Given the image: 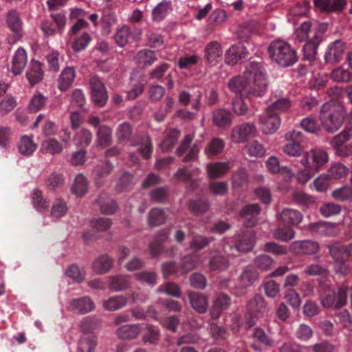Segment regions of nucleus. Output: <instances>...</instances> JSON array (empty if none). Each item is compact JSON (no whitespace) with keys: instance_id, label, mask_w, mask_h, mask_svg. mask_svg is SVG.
<instances>
[{"instance_id":"nucleus-32","label":"nucleus","mask_w":352,"mask_h":352,"mask_svg":"<svg viewBox=\"0 0 352 352\" xmlns=\"http://www.w3.org/2000/svg\"><path fill=\"white\" fill-rule=\"evenodd\" d=\"M112 131L107 125L100 126L96 131V144L101 148H105L111 143Z\"/></svg>"},{"instance_id":"nucleus-44","label":"nucleus","mask_w":352,"mask_h":352,"mask_svg":"<svg viewBox=\"0 0 352 352\" xmlns=\"http://www.w3.org/2000/svg\"><path fill=\"white\" fill-rule=\"evenodd\" d=\"M258 275L254 267L249 265L245 267L239 278L242 287H247L253 284Z\"/></svg>"},{"instance_id":"nucleus-25","label":"nucleus","mask_w":352,"mask_h":352,"mask_svg":"<svg viewBox=\"0 0 352 352\" xmlns=\"http://www.w3.org/2000/svg\"><path fill=\"white\" fill-rule=\"evenodd\" d=\"M291 248L296 254H311L317 252L318 245L311 241H294L291 244Z\"/></svg>"},{"instance_id":"nucleus-42","label":"nucleus","mask_w":352,"mask_h":352,"mask_svg":"<svg viewBox=\"0 0 352 352\" xmlns=\"http://www.w3.org/2000/svg\"><path fill=\"white\" fill-rule=\"evenodd\" d=\"M131 281L129 277L124 275H117L110 278L109 287L116 292L126 289L129 287Z\"/></svg>"},{"instance_id":"nucleus-10","label":"nucleus","mask_w":352,"mask_h":352,"mask_svg":"<svg viewBox=\"0 0 352 352\" xmlns=\"http://www.w3.org/2000/svg\"><path fill=\"white\" fill-rule=\"evenodd\" d=\"M331 253L336 260V271L343 274H346L349 270L344 261L349 255L352 256V243L347 247L333 248L331 250Z\"/></svg>"},{"instance_id":"nucleus-64","label":"nucleus","mask_w":352,"mask_h":352,"mask_svg":"<svg viewBox=\"0 0 352 352\" xmlns=\"http://www.w3.org/2000/svg\"><path fill=\"white\" fill-rule=\"evenodd\" d=\"M133 183V176L129 173H123L117 182L116 188L118 192L129 189Z\"/></svg>"},{"instance_id":"nucleus-43","label":"nucleus","mask_w":352,"mask_h":352,"mask_svg":"<svg viewBox=\"0 0 352 352\" xmlns=\"http://www.w3.org/2000/svg\"><path fill=\"white\" fill-rule=\"evenodd\" d=\"M136 63L142 67L150 66L156 60L154 52L150 50H142L135 56Z\"/></svg>"},{"instance_id":"nucleus-35","label":"nucleus","mask_w":352,"mask_h":352,"mask_svg":"<svg viewBox=\"0 0 352 352\" xmlns=\"http://www.w3.org/2000/svg\"><path fill=\"white\" fill-rule=\"evenodd\" d=\"M225 148V142L219 138H214L209 142L204 149L205 155L211 158L216 156L223 151Z\"/></svg>"},{"instance_id":"nucleus-46","label":"nucleus","mask_w":352,"mask_h":352,"mask_svg":"<svg viewBox=\"0 0 352 352\" xmlns=\"http://www.w3.org/2000/svg\"><path fill=\"white\" fill-rule=\"evenodd\" d=\"M129 27L124 25L116 30L113 36L114 41L119 47H123L129 41Z\"/></svg>"},{"instance_id":"nucleus-23","label":"nucleus","mask_w":352,"mask_h":352,"mask_svg":"<svg viewBox=\"0 0 352 352\" xmlns=\"http://www.w3.org/2000/svg\"><path fill=\"white\" fill-rule=\"evenodd\" d=\"M260 212L257 204L248 205L243 208L241 212V217L243 220V223L246 227L253 226L256 221V216Z\"/></svg>"},{"instance_id":"nucleus-57","label":"nucleus","mask_w":352,"mask_h":352,"mask_svg":"<svg viewBox=\"0 0 352 352\" xmlns=\"http://www.w3.org/2000/svg\"><path fill=\"white\" fill-rule=\"evenodd\" d=\"M348 169L340 163H336L333 164L328 170L327 175L331 179H340L345 176L347 173Z\"/></svg>"},{"instance_id":"nucleus-48","label":"nucleus","mask_w":352,"mask_h":352,"mask_svg":"<svg viewBox=\"0 0 352 352\" xmlns=\"http://www.w3.org/2000/svg\"><path fill=\"white\" fill-rule=\"evenodd\" d=\"M47 101V97L41 93H36L31 98L28 108L32 112H37L45 106Z\"/></svg>"},{"instance_id":"nucleus-50","label":"nucleus","mask_w":352,"mask_h":352,"mask_svg":"<svg viewBox=\"0 0 352 352\" xmlns=\"http://www.w3.org/2000/svg\"><path fill=\"white\" fill-rule=\"evenodd\" d=\"M91 41V37L87 32H83L77 36L72 43V47L76 52H80L86 49Z\"/></svg>"},{"instance_id":"nucleus-4","label":"nucleus","mask_w":352,"mask_h":352,"mask_svg":"<svg viewBox=\"0 0 352 352\" xmlns=\"http://www.w3.org/2000/svg\"><path fill=\"white\" fill-rule=\"evenodd\" d=\"M270 58L281 67H289L298 60L296 52L283 40H276L268 47Z\"/></svg>"},{"instance_id":"nucleus-54","label":"nucleus","mask_w":352,"mask_h":352,"mask_svg":"<svg viewBox=\"0 0 352 352\" xmlns=\"http://www.w3.org/2000/svg\"><path fill=\"white\" fill-rule=\"evenodd\" d=\"M226 19V12L221 9H216L209 16L208 23L212 26H219L221 25Z\"/></svg>"},{"instance_id":"nucleus-18","label":"nucleus","mask_w":352,"mask_h":352,"mask_svg":"<svg viewBox=\"0 0 352 352\" xmlns=\"http://www.w3.org/2000/svg\"><path fill=\"white\" fill-rule=\"evenodd\" d=\"M28 54L23 48H19L14 53L12 61L11 71L14 75H19L27 65Z\"/></svg>"},{"instance_id":"nucleus-52","label":"nucleus","mask_w":352,"mask_h":352,"mask_svg":"<svg viewBox=\"0 0 352 352\" xmlns=\"http://www.w3.org/2000/svg\"><path fill=\"white\" fill-rule=\"evenodd\" d=\"M166 219L164 210L160 208H153L148 215V223L151 226H156L163 223Z\"/></svg>"},{"instance_id":"nucleus-26","label":"nucleus","mask_w":352,"mask_h":352,"mask_svg":"<svg viewBox=\"0 0 352 352\" xmlns=\"http://www.w3.org/2000/svg\"><path fill=\"white\" fill-rule=\"evenodd\" d=\"M212 122L219 128H226L232 124V116L226 109H219L214 111L212 113Z\"/></svg>"},{"instance_id":"nucleus-12","label":"nucleus","mask_w":352,"mask_h":352,"mask_svg":"<svg viewBox=\"0 0 352 352\" xmlns=\"http://www.w3.org/2000/svg\"><path fill=\"white\" fill-rule=\"evenodd\" d=\"M193 138L194 133H188L186 135L177 151L178 155H183L186 154L184 157V160L186 162L190 161L197 158L200 151V146H198L196 143L190 148V145Z\"/></svg>"},{"instance_id":"nucleus-28","label":"nucleus","mask_w":352,"mask_h":352,"mask_svg":"<svg viewBox=\"0 0 352 352\" xmlns=\"http://www.w3.org/2000/svg\"><path fill=\"white\" fill-rule=\"evenodd\" d=\"M142 330V328L140 324H126L117 330V335L122 340H132L137 338Z\"/></svg>"},{"instance_id":"nucleus-31","label":"nucleus","mask_w":352,"mask_h":352,"mask_svg":"<svg viewBox=\"0 0 352 352\" xmlns=\"http://www.w3.org/2000/svg\"><path fill=\"white\" fill-rule=\"evenodd\" d=\"M113 261L109 256L104 254L98 256L93 262L92 267L98 274L108 272L113 266Z\"/></svg>"},{"instance_id":"nucleus-13","label":"nucleus","mask_w":352,"mask_h":352,"mask_svg":"<svg viewBox=\"0 0 352 352\" xmlns=\"http://www.w3.org/2000/svg\"><path fill=\"white\" fill-rule=\"evenodd\" d=\"M223 50L221 44L216 41H211L207 44L205 48V58L208 64L215 66L223 58Z\"/></svg>"},{"instance_id":"nucleus-61","label":"nucleus","mask_w":352,"mask_h":352,"mask_svg":"<svg viewBox=\"0 0 352 352\" xmlns=\"http://www.w3.org/2000/svg\"><path fill=\"white\" fill-rule=\"evenodd\" d=\"M311 30V23L305 21L295 31L296 38L300 42L307 41L309 38V33Z\"/></svg>"},{"instance_id":"nucleus-11","label":"nucleus","mask_w":352,"mask_h":352,"mask_svg":"<svg viewBox=\"0 0 352 352\" xmlns=\"http://www.w3.org/2000/svg\"><path fill=\"white\" fill-rule=\"evenodd\" d=\"M280 124V119L276 113L267 112V110H266L260 116V128L265 134L274 133L279 128Z\"/></svg>"},{"instance_id":"nucleus-24","label":"nucleus","mask_w":352,"mask_h":352,"mask_svg":"<svg viewBox=\"0 0 352 352\" xmlns=\"http://www.w3.org/2000/svg\"><path fill=\"white\" fill-rule=\"evenodd\" d=\"M228 162H217L206 165L208 175L211 179L219 178L224 175L230 170Z\"/></svg>"},{"instance_id":"nucleus-45","label":"nucleus","mask_w":352,"mask_h":352,"mask_svg":"<svg viewBox=\"0 0 352 352\" xmlns=\"http://www.w3.org/2000/svg\"><path fill=\"white\" fill-rule=\"evenodd\" d=\"M87 190V182L82 174L76 175L74 184L72 187V192L78 197L82 196Z\"/></svg>"},{"instance_id":"nucleus-51","label":"nucleus","mask_w":352,"mask_h":352,"mask_svg":"<svg viewBox=\"0 0 352 352\" xmlns=\"http://www.w3.org/2000/svg\"><path fill=\"white\" fill-rule=\"evenodd\" d=\"M244 150L251 157H261L265 154V149L263 146L256 141H253L247 144Z\"/></svg>"},{"instance_id":"nucleus-15","label":"nucleus","mask_w":352,"mask_h":352,"mask_svg":"<svg viewBox=\"0 0 352 352\" xmlns=\"http://www.w3.org/2000/svg\"><path fill=\"white\" fill-rule=\"evenodd\" d=\"M344 50V43L340 40L335 41L328 46L324 55L325 61L328 63H336L342 58Z\"/></svg>"},{"instance_id":"nucleus-1","label":"nucleus","mask_w":352,"mask_h":352,"mask_svg":"<svg viewBox=\"0 0 352 352\" xmlns=\"http://www.w3.org/2000/svg\"><path fill=\"white\" fill-rule=\"evenodd\" d=\"M265 72L261 63L250 62L246 65L243 75L232 78L228 82L230 90L243 94L250 98L261 97L267 89Z\"/></svg>"},{"instance_id":"nucleus-60","label":"nucleus","mask_w":352,"mask_h":352,"mask_svg":"<svg viewBox=\"0 0 352 352\" xmlns=\"http://www.w3.org/2000/svg\"><path fill=\"white\" fill-rule=\"evenodd\" d=\"M332 197L340 201L352 199V189L347 186L339 188L332 192Z\"/></svg>"},{"instance_id":"nucleus-36","label":"nucleus","mask_w":352,"mask_h":352,"mask_svg":"<svg viewBox=\"0 0 352 352\" xmlns=\"http://www.w3.org/2000/svg\"><path fill=\"white\" fill-rule=\"evenodd\" d=\"M96 341L93 334L84 333L78 342V352H94Z\"/></svg>"},{"instance_id":"nucleus-38","label":"nucleus","mask_w":352,"mask_h":352,"mask_svg":"<svg viewBox=\"0 0 352 352\" xmlns=\"http://www.w3.org/2000/svg\"><path fill=\"white\" fill-rule=\"evenodd\" d=\"M321 41V38L316 34L310 41H307L303 46L302 51L304 57L307 60H311L315 59L317 54L318 46Z\"/></svg>"},{"instance_id":"nucleus-37","label":"nucleus","mask_w":352,"mask_h":352,"mask_svg":"<svg viewBox=\"0 0 352 352\" xmlns=\"http://www.w3.org/2000/svg\"><path fill=\"white\" fill-rule=\"evenodd\" d=\"M171 10L172 6L170 1L164 0L161 1L153 9V20L155 21L163 20Z\"/></svg>"},{"instance_id":"nucleus-14","label":"nucleus","mask_w":352,"mask_h":352,"mask_svg":"<svg viewBox=\"0 0 352 352\" xmlns=\"http://www.w3.org/2000/svg\"><path fill=\"white\" fill-rule=\"evenodd\" d=\"M44 76L43 65L36 60H31L25 72V77L32 87L40 82Z\"/></svg>"},{"instance_id":"nucleus-19","label":"nucleus","mask_w":352,"mask_h":352,"mask_svg":"<svg viewBox=\"0 0 352 352\" xmlns=\"http://www.w3.org/2000/svg\"><path fill=\"white\" fill-rule=\"evenodd\" d=\"M94 307V302L89 297H82L71 300L68 309L83 314L92 311Z\"/></svg>"},{"instance_id":"nucleus-53","label":"nucleus","mask_w":352,"mask_h":352,"mask_svg":"<svg viewBox=\"0 0 352 352\" xmlns=\"http://www.w3.org/2000/svg\"><path fill=\"white\" fill-rule=\"evenodd\" d=\"M68 210L65 201L60 199L54 201L52 208L51 215L54 218H60L65 215Z\"/></svg>"},{"instance_id":"nucleus-27","label":"nucleus","mask_w":352,"mask_h":352,"mask_svg":"<svg viewBox=\"0 0 352 352\" xmlns=\"http://www.w3.org/2000/svg\"><path fill=\"white\" fill-rule=\"evenodd\" d=\"M188 296L192 307L198 313H205L208 305L207 298L197 292H189Z\"/></svg>"},{"instance_id":"nucleus-62","label":"nucleus","mask_w":352,"mask_h":352,"mask_svg":"<svg viewBox=\"0 0 352 352\" xmlns=\"http://www.w3.org/2000/svg\"><path fill=\"white\" fill-rule=\"evenodd\" d=\"M199 60L196 54H186L181 56L178 60V66L180 69H188L195 65Z\"/></svg>"},{"instance_id":"nucleus-9","label":"nucleus","mask_w":352,"mask_h":352,"mask_svg":"<svg viewBox=\"0 0 352 352\" xmlns=\"http://www.w3.org/2000/svg\"><path fill=\"white\" fill-rule=\"evenodd\" d=\"M256 134V128L252 123H243L231 131V140L234 143H243Z\"/></svg>"},{"instance_id":"nucleus-2","label":"nucleus","mask_w":352,"mask_h":352,"mask_svg":"<svg viewBox=\"0 0 352 352\" xmlns=\"http://www.w3.org/2000/svg\"><path fill=\"white\" fill-rule=\"evenodd\" d=\"M253 236L250 233L244 234L236 243L234 247L230 245L223 247L222 250L212 252L209 261L211 270L221 272L230 265L232 256H235V252H245L253 247Z\"/></svg>"},{"instance_id":"nucleus-41","label":"nucleus","mask_w":352,"mask_h":352,"mask_svg":"<svg viewBox=\"0 0 352 352\" xmlns=\"http://www.w3.org/2000/svg\"><path fill=\"white\" fill-rule=\"evenodd\" d=\"M126 298L124 296L118 295L104 300L103 302V306L106 310L113 311L124 307L126 306Z\"/></svg>"},{"instance_id":"nucleus-29","label":"nucleus","mask_w":352,"mask_h":352,"mask_svg":"<svg viewBox=\"0 0 352 352\" xmlns=\"http://www.w3.org/2000/svg\"><path fill=\"white\" fill-rule=\"evenodd\" d=\"M314 6L323 12H331L342 9L344 0H314Z\"/></svg>"},{"instance_id":"nucleus-49","label":"nucleus","mask_w":352,"mask_h":352,"mask_svg":"<svg viewBox=\"0 0 352 352\" xmlns=\"http://www.w3.org/2000/svg\"><path fill=\"white\" fill-rule=\"evenodd\" d=\"M290 107L291 102L289 99L281 98L273 102L266 110H267V112L276 113L278 115V113L287 111Z\"/></svg>"},{"instance_id":"nucleus-40","label":"nucleus","mask_w":352,"mask_h":352,"mask_svg":"<svg viewBox=\"0 0 352 352\" xmlns=\"http://www.w3.org/2000/svg\"><path fill=\"white\" fill-rule=\"evenodd\" d=\"M92 139L93 135L91 131L82 128L76 133L74 137V142L76 146L85 148L91 144Z\"/></svg>"},{"instance_id":"nucleus-21","label":"nucleus","mask_w":352,"mask_h":352,"mask_svg":"<svg viewBox=\"0 0 352 352\" xmlns=\"http://www.w3.org/2000/svg\"><path fill=\"white\" fill-rule=\"evenodd\" d=\"M76 72L73 67H67L60 73L58 78V88L61 91H67L73 84Z\"/></svg>"},{"instance_id":"nucleus-30","label":"nucleus","mask_w":352,"mask_h":352,"mask_svg":"<svg viewBox=\"0 0 352 352\" xmlns=\"http://www.w3.org/2000/svg\"><path fill=\"white\" fill-rule=\"evenodd\" d=\"M41 150L43 153L52 155H60L63 151V146L55 138H48L43 141Z\"/></svg>"},{"instance_id":"nucleus-6","label":"nucleus","mask_w":352,"mask_h":352,"mask_svg":"<svg viewBox=\"0 0 352 352\" xmlns=\"http://www.w3.org/2000/svg\"><path fill=\"white\" fill-rule=\"evenodd\" d=\"M329 157L324 149L316 148L303 153L300 164L304 168L318 172L328 162Z\"/></svg>"},{"instance_id":"nucleus-56","label":"nucleus","mask_w":352,"mask_h":352,"mask_svg":"<svg viewBox=\"0 0 352 352\" xmlns=\"http://www.w3.org/2000/svg\"><path fill=\"white\" fill-rule=\"evenodd\" d=\"M283 146L285 154L291 157H299L303 153L302 146L297 142L290 141Z\"/></svg>"},{"instance_id":"nucleus-47","label":"nucleus","mask_w":352,"mask_h":352,"mask_svg":"<svg viewBox=\"0 0 352 352\" xmlns=\"http://www.w3.org/2000/svg\"><path fill=\"white\" fill-rule=\"evenodd\" d=\"M333 81L338 82H346L352 79V74L349 70L342 67L334 69L331 74Z\"/></svg>"},{"instance_id":"nucleus-39","label":"nucleus","mask_w":352,"mask_h":352,"mask_svg":"<svg viewBox=\"0 0 352 352\" xmlns=\"http://www.w3.org/2000/svg\"><path fill=\"white\" fill-rule=\"evenodd\" d=\"M180 132L177 129H170L164 133V139L160 146L164 151H168L173 148L177 142Z\"/></svg>"},{"instance_id":"nucleus-16","label":"nucleus","mask_w":352,"mask_h":352,"mask_svg":"<svg viewBox=\"0 0 352 352\" xmlns=\"http://www.w3.org/2000/svg\"><path fill=\"white\" fill-rule=\"evenodd\" d=\"M230 302V298L228 295L221 294L217 296L210 310L211 317L214 319L219 318L221 314L228 309Z\"/></svg>"},{"instance_id":"nucleus-34","label":"nucleus","mask_w":352,"mask_h":352,"mask_svg":"<svg viewBox=\"0 0 352 352\" xmlns=\"http://www.w3.org/2000/svg\"><path fill=\"white\" fill-rule=\"evenodd\" d=\"M96 202L101 212L104 214H111L118 208L116 203L106 194L100 195Z\"/></svg>"},{"instance_id":"nucleus-59","label":"nucleus","mask_w":352,"mask_h":352,"mask_svg":"<svg viewBox=\"0 0 352 352\" xmlns=\"http://www.w3.org/2000/svg\"><path fill=\"white\" fill-rule=\"evenodd\" d=\"M212 237H206L202 235H196L190 243V248L193 250L203 249L207 246L212 241Z\"/></svg>"},{"instance_id":"nucleus-17","label":"nucleus","mask_w":352,"mask_h":352,"mask_svg":"<svg viewBox=\"0 0 352 352\" xmlns=\"http://www.w3.org/2000/svg\"><path fill=\"white\" fill-rule=\"evenodd\" d=\"M267 309V304L264 298L260 295H255L249 300L247 305L248 311L255 317L263 316Z\"/></svg>"},{"instance_id":"nucleus-20","label":"nucleus","mask_w":352,"mask_h":352,"mask_svg":"<svg viewBox=\"0 0 352 352\" xmlns=\"http://www.w3.org/2000/svg\"><path fill=\"white\" fill-rule=\"evenodd\" d=\"M247 54L248 50L243 45H232L226 52V62L229 65H235Z\"/></svg>"},{"instance_id":"nucleus-58","label":"nucleus","mask_w":352,"mask_h":352,"mask_svg":"<svg viewBox=\"0 0 352 352\" xmlns=\"http://www.w3.org/2000/svg\"><path fill=\"white\" fill-rule=\"evenodd\" d=\"M65 275L73 279L77 283L82 282L85 276L83 269L78 267L76 265H71L65 271Z\"/></svg>"},{"instance_id":"nucleus-8","label":"nucleus","mask_w":352,"mask_h":352,"mask_svg":"<svg viewBox=\"0 0 352 352\" xmlns=\"http://www.w3.org/2000/svg\"><path fill=\"white\" fill-rule=\"evenodd\" d=\"M6 23L10 30L13 33V37L9 38V43H15L19 41L23 35V22L15 10H10L6 15Z\"/></svg>"},{"instance_id":"nucleus-3","label":"nucleus","mask_w":352,"mask_h":352,"mask_svg":"<svg viewBox=\"0 0 352 352\" xmlns=\"http://www.w3.org/2000/svg\"><path fill=\"white\" fill-rule=\"evenodd\" d=\"M346 115V111L342 104L328 102L321 107L319 118L326 131L333 133L342 126Z\"/></svg>"},{"instance_id":"nucleus-7","label":"nucleus","mask_w":352,"mask_h":352,"mask_svg":"<svg viewBox=\"0 0 352 352\" xmlns=\"http://www.w3.org/2000/svg\"><path fill=\"white\" fill-rule=\"evenodd\" d=\"M91 98L98 107H103L108 100V94L104 83L96 76L91 78L89 82Z\"/></svg>"},{"instance_id":"nucleus-22","label":"nucleus","mask_w":352,"mask_h":352,"mask_svg":"<svg viewBox=\"0 0 352 352\" xmlns=\"http://www.w3.org/2000/svg\"><path fill=\"white\" fill-rule=\"evenodd\" d=\"M37 148V144L32 135H23L18 143V150L21 155L30 157Z\"/></svg>"},{"instance_id":"nucleus-33","label":"nucleus","mask_w":352,"mask_h":352,"mask_svg":"<svg viewBox=\"0 0 352 352\" xmlns=\"http://www.w3.org/2000/svg\"><path fill=\"white\" fill-rule=\"evenodd\" d=\"M278 216L283 223L289 225H298L302 220V215L299 211L290 208L284 209Z\"/></svg>"},{"instance_id":"nucleus-5","label":"nucleus","mask_w":352,"mask_h":352,"mask_svg":"<svg viewBox=\"0 0 352 352\" xmlns=\"http://www.w3.org/2000/svg\"><path fill=\"white\" fill-rule=\"evenodd\" d=\"M348 287L342 285L337 292L328 289L320 295V300L324 308L340 309L344 307L347 301Z\"/></svg>"},{"instance_id":"nucleus-55","label":"nucleus","mask_w":352,"mask_h":352,"mask_svg":"<svg viewBox=\"0 0 352 352\" xmlns=\"http://www.w3.org/2000/svg\"><path fill=\"white\" fill-rule=\"evenodd\" d=\"M274 237L282 241H289L294 238L295 232L288 227L278 228L274 231Z\"/></svg>"},{"instance_id":"nucleus-63","label":"nucleus","mask_w":352,"mask_h":352,"mask_svg":"<svg viewBox=\"0 0 352 352\" xmlns=\"http://www.w3.org/2000/svg\"><path fill=\"white\" fill-rule=\"evenodd\" d=\"M34 206L38 211L45 210L48 208V203L43 198L42 192L39 190H35L32 194Z\"/></svg>"}]
</instances>
